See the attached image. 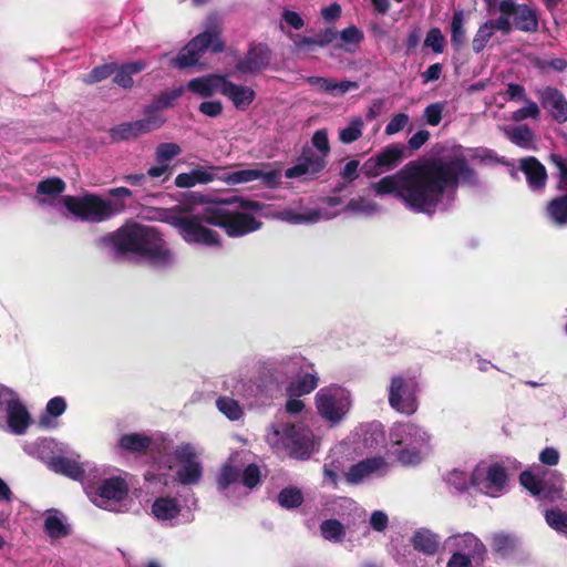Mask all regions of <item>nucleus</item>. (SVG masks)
<instances>
[{
	"label": "nucleus",
	"mask_w": 567,
	"mask_h": 567,
	"mask_svg": "<svg viewBox=\"0 0 567 567\" xmlns=\"http://www.w3.org/2000/svg\"><path fill=\"white\" fill-rule=\"evenodd\" d=\"M101 249L113 255L134 254L156 268H168L176 256L162 235L151 226L130 223L97 240Z\"/></svg>",
	"instance_id": "7ed1b4c3"
},
{
	"label": "nucleus",
	"mask_w": 567,
	"mask_h": 567,
	"mask_svg": "<svg viewBox=\"0 0 567 567\" xmlns=\"http://www.w3.org/2000/svg\"><path fill=\"white\" fill-rule=\"evenodd\" d=\"M520 167L530 187L540 188L545 185L547 178L546 169L536 158L529 157L523 159Z\"/></svg>",
	"instance_id": "2f4dec72"
},
{
	"label": "nucleus",
	"mask_w": 567,
	"mask_h": 567,
	"mask_svg": "<svg viewBox=\"0 0 567 567\" xmlns=\"http://www.w3.org/2000/svg\"><path fill=\"white\" fill-rule=\"evenodd\" d=\"M545 519L549 527L556 532L567 534V513L560 509H547Z\"/></svg>",
	"instance_id": "de8ad7c7"
},
{
	"label": "nucleus",
	"mask_w": 567,
	"mask_h": 567,
	"mask_svg": "<svg viewBox=\"0 0 567 567\" xmlns=\"http://www.w3.org/2000/svg\"><path fill=\"white\" fill-rule=\"evenodd\" d=\"M346 210L362 215H373L380 210L379 205L367 197L352 198L346 206Z\"/></svg>",
	"instance_id": "79ce46f5"
},
{
	"label": "nucleus",
	"mask_w": 567,
	"mask_h": 567,
	"mask_svg": "<svg viewBox=\"0 0 567 567\" xmlns=\"http://www.w3.org/2000/svg\"><path fill=\"white\" fill-rule=\"evenodd\" d=\"M260 481V470L257 465H248L243 474V483L248 488L255 487Z\"/></svg>",
	"instance_id": "052dcab7"
},
{
	"label": "nucleus",
	"mask_w": 567,
	"mask_h": 567,
	"mask_svg": "<svg viewBox=\"0 0 567 567\" xmlns=\"http://www.w3.org/2000/svg\"><path fill=\"white\" fill-rule=\"evenodd\" d=\"M302 499L301 491L295 487L282 489L278 496L279 504L286 508L299 506L302 503Z\"/></svg>",
	"instance_id": "09e8293b"
},
{
	"label": "nucleus",
	"mask_w": 567,
	"mask_h": 567,
	"mask_svg": "<svg viewBox=\"0 0 567 567\" xmlns=\"http://www.w3.org/2000/svg\"><path fill=\"white\" fill-rule=\"evenodd\" d=\"M49 466L55 473L63 474L73 480L81 478L84 472L81 464H79L76 461L65 457H53L50 461Z\"/></svg>",
	"instance_id": "72a5a7b5"
},
{
	"label": "nucleus",
	"mask_w": 567,
	"mask_h": 567,
	"mask_svg": "<svg viewBox=\"0 0 567 567\" xmlns=\"http://www.w3.org/2000/svg\"><path fill=\"white\" fill-rule=\"evenodd\" d=\"M199 112L209 117H217L223 113L224 105L218 100L204 101L199 104Z\"/></svg>",
	"instance_id": "4d7b16f0"
},
{
	"label": "nucleus",
	"mask_w": 567,
	"mask_h": 567,
	"mask_svg": "<svg viewBox=\"0 0 567 567\" xmlns=\"http://www.w3.org/2000/svg\"><path fill=\"white\" fill-rule=\"evenodd\" d=\"M182 154V147L172 142L161 143L155 148L156 163L168 164Z\"/></svg>",
	"instance_id": "c03bdc74"
},
{
	"label": "nucleus",
	"mask_w": 567,
	"mask_h": 567,
	"mask_svg": "<svg viewBox=\"0 0 567 567\" xmlns=\"http://www.w3.org/2000/svg\"><path fill=\"white\" fill-rule=\"evenodd\" d=\"M417 383L411 378L395 375L388 388L390 406L399 413L411 415L417 410Z\"/></svg>",
	"instance_id": "4468645a"
},
{
	"label": "nucleus",
	"mask_w": 567,
	"mask_h": 567,
	"mask_svg": "<svg viewBox=\"0 0 567 567\" xmlns=\"http://www.w3.org/2000/svg\"><path fill=\"white\" fill-rule=\"evenodd\" d=\"M410 122V117L405 113L395 114L386 124L384 133L386 135H394L401 132Z\"/></svg>",
	"instance_id": "5fc2aeb1"
},
{
	"label": "nucleus",
	"mask_w": 567,
	"mask_h": 567,
	"mask_svg": "<svg viewBox=\"0 0 567 567\" xmlns=\"http://www.w3.org/2000/svg\"><path fill=\"white\" fill-rule=\"evenodd\" d=\"M364 122L357 116L349 121V124L339 131V140L343 144H350L358 141L362 136Z\"/></svg>",
	"instance_id": "ea45409f"
},
{
	"label": "nucleus",
	"mask_w": 567,
	"mask_h": 567,
	"mask_svg": "<svg viewBox=\"0 0 567 567\" xmlns=\"http://www.w3.org/2000/svg\"><path fill=\"white\" fill-rule=\"evenodd\" d=\"M226 76L221 74L197 76L188 81L186 90L200 97H209L217 92L221 94Z\"/></svg>",
	"instance_id": "a878e982"
},
{
	"label": "nucleus",
	"mask_w": 567,
	"mask_h": 567,
	"mask_svg": "<svg viewBox=\"0 0 567 567\" xmlns=\"http://www.w3.org/2000/svg\"><path fill=\"white\" fill-rule=\"evenodd\" d=\"M446 481L458 491H464L470 486H473L471 482V474L461 470L451 471L446 476Z\"/></svg>",
	"instance_id": "8fccbe9b"
},
{
	"label": "nucleus",
	"mask_w": 567,
	"mask_h": 567,
	"mask_svg": "<svg viewBox=\"0 0 567 567\" xmlns=\"http://www.w3.org/2000/svg\"><path fill=\"white\" fill-rule=\"evenodd\" d=\"M151 439L145 434L130 433L118 441V447L126 452L141 453L148 449Z\"/></svg>",
	"instance_id": "c9c22d12"
},
{
	"label": "nucleus",
	"mask_w": 567,
	"mask_h": 567,
	"mask_svg": "<svg viewBox=\"0 0 567 567\" xmlns=\"http://www.w3.org/2000/svg\"><path fill=\"white\" fill-rule=\"evenodd\" d=\"M496 31H501L504 34H508L512 31V22L508 17H498L483 23L473 38V51L476 53L482 52Z\"/></svg>",
	"instance_id": "b1692460"
},
{
	"label": "nucleus",
	"mask_w": 567,
	"mask_h": 567,
	"mask_svg": "<svg viewBox=\"0 0 567 567\" xmlns=\"http://www.w3.org/2000/svg\"><path fill=\"white\" fill-rule=\"evenodd\" d=\"M430 434L411 422L395 423L390 430L391 447H395L398 461L403 465L421 462L430 451Z\"/></svg>",
	"instance_id": "20e7f679"
},
{
	"label": "nucleus",
	"mask_w": 567,
	"mask_h": 567,
	"mask_svg": "<svg viewBox=\"0 0 567 567\" xmlns=\"http://www.w3.org/2000/svg\"><path fill=\"white\" fill-rule=\"evenodd\" d=\"M471 482L473 487L485 495L497 497L505 491L507 473L497 462L482 461L472 471Z\"/></svg>",
	"instance_id": "ddd939ff"
},
{
	"label": "nucleus",
	"mask_w": 567,
	"mask_h": 567,
	"mask_svg": "<svg viewBox=\"0 0 567 567\" xmlns=\"http://www.w3.org/2000/svg\"><path fill=\"white\" fill-rule=\"evenodd\" d=\"M543 106L549 111L551 116L559 123L567 121V101L560 92L547 87L540 93Z\"/></svg>",
	"instance_id": "cd10ccee"
},
{
	"label": "nucleus",
	"mask_w": 567,
	"mask_h": 567,
	"mask_svg": "<svg viewBox=\"0 0 567 567\" xmlns=\"http://www.w3.org/2000/svg\"><path fill=\"white\" fill-rule=\"evenodd\" d=\"M66 409L65 400L61 396L51 399L45 408V414L41 416L39 424L41 427L51 429L55 426L52 417H58L64 413Z\"/></svg>",
	"instance_id": "e433bc0d"
},
{
	"label": "nucleus",
	"mask_w": 567,
	"mask_h": 567,
	"mask_svg": "<svg viewBox=\"0 0 567 567\" xmlns=\"http://www.w3.org/2000/svg\"><path fill=\"white\" fill-rule=\"evenodd\" d=\"M202 450L189 443L178 445L173 453L178 464L176 480L183 485H193L199 482L203 466L198 460Z\"/></svg>",
	"instance_id": "f3484780"
},
{
	"label": "nucleus",
	"mask_w": 567,
	"mask_h": 567,
	"mask_svg": "<svg viewBox=\"0 0 567 567\" xmlns=\"http://www.w3.org/2000/svg\"><path fill=\"white\" fill-rule=\"evenodd\" d=\"M443 548L451 555L446 567H472L482 565L486 557V547L472 533H457L443 542Z\"/></svg>",
	"instance_id": "1a4fd4ad"
},
{
	"label": "nucleus",
	"mask_w": 567,
	"mask_h": 567,
	"mask_svg": "<svg viewBox=\"0 0 567 567\" xmlns=\"http://www.w3.org/2000/svg\"><path fill=\"white\" fill-rule=\"evenodd\" d=\"M404 151L405 147L400 144L386 146L379 154L364 162L362 166L363 174L371 178L393 169L402 162Z\"/></svg>",
	"instance_id": "6ab92c4d"
},
{
	"label": "nucleus",
	"mask_w": 567,
	"mask_h": 567,
	"mask_svg": "<svg viewBox=\"0 0 567 567\" xmlns=\"http://www.w3.org/2000/svg\"><path fill=\"white\" fill-rule=\"evenodd\" d=\"M261 209L260 203L241 198L212 202L203 196H192L189 200L163 212L161 219L176 228L187 244L218 247L219 235L204 224L223 228L229 237H241L261 227L256 218Z\"/></svg>",
	"instance_id": "f03ea898"
},
{
	"label": "nucleus",
	"mask_w": 567,
	"mask_h": 567,
	"mask_svg": "<svg viewBox=\"0 0 567 567\" xmlns=\"http://www.w3.org/2000/svg\"><path fill=\"white\" fill-rule=\"evenodd\" d=\"M410 543L415 550L433 556L439 551L441 538L429 528H419L412 534Z\"/></svg>",
	"instance_id": "c85d7f7f"
},
{
	"label": "nucleus",
	"mask_w": 567,
	"mask_h": 567,
	"mask_svg": "<svg viewBox=\"0 0 567 567\" xmlns=\"http://www.w3.org/2000/svg\"><path fill=\"white\" fill-rule=\"evenodd\" d=\"M221 94L239 111H246L256 97L254 89L247 85L236 84L229 81L228 76H226Z\"/></svg>",
	"instance_id": "bb28decb"
},
{
	"label": "nucleus",
	"mask_w": 567,
	"mask_h": 567,
	"mask_svg": "<svg viewBox=\"0 0 567 567\" xmlns=\"http://www.w3.org/2000/svg\"><path fill=\"white\" fill-rule=\"evenodd\" d=\"M306 81L318 92L332 94L333 80L322 76H308Z\"/></svg>",
	"instance_id": "680f3d73"
},
{
	"label": "nucleus",
	"mask_w": 567,
	"mask_h": 567,
	"mask_svg": "<svg viewBox=\"0 0 567 567\" xmlns=\"http://www.w3.org/2000/svg\"><path fill=\"white\" fill-rule=\"evenodd\" d=\"M458 182L468 185L476 182L460 150L451 158L409 164L396 174L372 183L371 189L378 196L394 195L409 209L431 215L453 203Z\"/></svg>",
	"instance_id": "f257e3e1"
},
{
	"label": "nucleus",
	"mask_w": 567,
	"mask_h": 567,
	"mask_svg": "<svg viewBox=\"0 0 567 567\" xmlns=\"http://www.w3.org/2000/svg\"><path fill=\"white\" fill-rule=\"evenodd\" d=\"M111 73L112 70L109 65L97 66L93 69L91 73L83 79V81L87 84H92L109 78Z\"/></svg>",
	"instance_id": "774afa93"
},
{
	"label": "nucleus",
	"mask_w": 567,
	"mask_h": 567,
	"mask_svg": "<svg viewBox=\"0 0 567 567\" xmlns=\"http://www.w3.org/2000/svg\"><path fill=\"white\" fill-rule=\"evenodd\" d=\"M172 172L168 164L156 163L147 169L146 176L153 179L166 181L171 176Z\"/></svg>",
	"instance_id": "338daca9"
},
{
	"label": "nucleus",
	"mask_w": 567,
	"mask_h": 567,
	"mask_svg": "<svg viewBox=\"0 0 567 567\" xmlns=\"http://www.w3.org/2000/svg\"><path fill=\"white\" fill-rule=\"evenodd\" d=\"M311 143L312 146L319 151V154H315L309 147L303 148L297 163L286 171L285 175L287 178L315 175L323 169L326 166V157L330 152L327 131H316L312 135Z\"/></svg>",
	"instance_id": "9b49d317"
},
{
	"label": "nucleus",
	"mask_w": 567,
	"mask_h": 567,
	"mask_svg": "<svg viewBox=\"0 0 567 567\" xmlns=\"http://www.w3.org/2000/svg\"><path fill=\"white\" fill-rule=\"evenodd\" d=\"M339 214L337 210H328L326 208H310L302 205L289 206L279 209L272 214V217L282 221L299 225L312 224L322 219H331Z\"/></svg>",
	"instance_id": "aec40b11"
},
{
	"label": "nucleus",
	"mask_w": 567,
	"mask_h": 567,
	"mask_svg": "<svg viewBox=\"0 0 567 567\" xmlns=\"http://www.w3.org/2000/svg\"><path fill=\"white\" fill-rule=\"evenodd\" d=\"M505 133L513 143L520 147L529 148L533 144V133L526 126L506 128Z\"/></svg>",
	"instance_id": "49530a36"
},
{
	"label": "nucleus",
	"mask_w": 567,
	"mask_h": 567,
	"mask_svg": "<svg viewBox=\"0 0 567 567\" xmlns=\"http://www.w3.org/2000/svg\"><path fill=\"white\" fill-rule=\"evenodd\" d=\"M519 482L532 495L540 501L567 503L565 477L558 471L533 466L520 474Z\"/></svg>",
	"instance_id": "0eeeda50"
},
{
	"label": "nucleus",
	"mask_w": 567,
	"mask_h": 567,
	"mask_svg": "<svg viewBox=\"0 0 567 567\" xmlns=\"http://www.w3.org/2000/svg\"><path fill=\"white\" fill-rule=\"evenodd\" d=\"M267 442L276 450H285L292 457L308 458L317 446L312 432L305 426L272 424L267 433Z\"/></svg>",
	"instance_id": "423d86ee"
},
{
	"label": "nucleus",
	"mask_w": 567,
	"mask_h": 567,
	"mask_svg": "<svg viewBox=\"0 0 567 567\" xmlns=\"http://www.w3.org/2000/svg\"><path fill=\"white\" fill-rule=\"evenodd\" d=\"M214 179V174L205 168H196L188 173L178 174L175 184L178 187L189 188L197 184H206Z\"/></svg>",
	"instance_id": "473e14b6"
},
{
	"label": "nucleus",
	"mask_w": 567,
	"mask_h": 567,
	"mask_svg": "<svg viewBox=\"0 0 567 567\" xmlns=\"http://www.w3.org/2000/svg\"><path fill=\"white\" fill-rule=\"evenodd\" d=\"M559 460L560 454L555 447L547 446L539 453V462L546 466H556Z\"/></svg>",
	"instance_id": "0e129e2a"
},
{
	"label": "nucleus",
	"mask_w": 567,
	"mask_h": 567,
	"mask_svg": "<svg viewBox=\"0 0 567 567\" xmlns=\"http://www.w3.org/2000/svg\"><path fill=\"white\" fill-rule=\"evenodd\" d=\"M291 39L293 41L295 49L299 52L310 51L318 47V40L312 37L295 34Z\"/></svg>",
	"instance_id": "bf43d9fd"
},
{
	"label": "nucleus",
	"mask_w": 567,
	"mask_h": 567,
	"mask_svg": "<svg viewBox=\"0 0 567 567\" xmlns=\"http://www.w3.org/2000/svg\"><path fill=\"white\" fill-rule=\"evenodd\" d=\"M279 370L292 378L287 388L289 396L308 394L318 385L319 378L312 363L301 355L284 358L279 362Z\"/></svg>",
	"instance_id": "9d476101"
},
{
	"label": "nucleus",
	"mask_w": 567,
	"mask_h": 567,
	"mask_svg": "<svg viewBox=\"0 0 567 567\" xmlns=\"http://www.w3.org/2000/svg\"><path fill=\"white\" fill-rule=\"evenodd\" d=\"M65 189V183L58 177L41 181L37 187L35 200L39 205H53L63 207L61 194Z\"/></svg>",
	"instance_id": "393cba45"
},
{
	"label": "nucleus",
	"mask_w": 567,
	"mask_h": 567,
	"mask_svg": "<svg viewBox=\"0 0 567 567\" xmlns=\"http://www.w3.org/2000/svg\"><path fill=\"white\" fill-rule=\"evenodd\" d=\"M316 406L318 413L326 421L339 423L351 408L350 393L341 386H327L320 389L316 394Z\"/></svg>",
	"instance_id": "f8f14e48"
},
{
	"label": "nucleus",
	"mask_w": 567,
	"mask_h": 567,
	"mask_svg": "<svg viewBox=\"0 0 567 567\" xmlns=\"http://www.w3.org/2000/svg\"><path fill=\"white\" fill-rule=\"evenodd\" d=\"M548 214L550 218L558 225L567 223V194L553 199L548 205Z\"/></svg>",
	"instance_id": "a18cd8bd"
},
{
	"label": "nucleus",
	"mask_w": 567,
	"mask_h": 567,
	"mask_svg": "<svg viewBox=\"0 0 567 567\" xmlns=\"http://www.w3.org/2000/svg\"><path fill=\"white\" fill-rule=\"evenodd\" d=\"M525 103L526 105L524 107L513 112L511 117L513 121L520 122L526 118H537L539 116L540 111L535 102L528 100Z\"/></svg>",
	"instance_id": "603ef678"
},
{
	"label": "nucleus",
	"mask_w": 567,
	"mask_h": 567,
	"mask_svg": "<svg viewBox=\"0 0 567 567\" xmlns=\"http://www.w3.org/2000/svg\"><path fill=\"white\" fill-rule=\"evenodd\" d=\"M389 468L388 462L382 457H371L352 465L346 473L349 484H361L374 475H382Z\"/></svg>",
	"instance_id": "4be33fe9"
},
{
	"label": "nucleus",
	"mask_w": 567,
	"mask_h": 567,
	"mask_svg": "<svg viewBox=\"0 0 567 567\" xmlns=\"http://www.w3.org/2000/svg\"><path fill=\"white\" fill-rule=\"evenodd\" d=\"M339 43L337 49H341L347 53H354L364 40V33L357 25L351 24L339 32Z\"/></svg>",
	"instance_id": "7c9ffc66"
},
{
	"label": "nucleus",
	"mask_w": 567,
	"mask_h": 567,
	"mask_svg": "<svg viewBox=\"0 0 567 567\" xmlns=\"http://www.w3.org/2000/svg\"><path fill=\"white\" fill-rule=\"evenodd\" d=\"M271 60V51L266 44L250 47L247 54L238 61L236 72L239 74H255L265 70Z\"/></svg>",
	"instance_id": "5701e85b"
},
{
	"label": "nucleus",
	"mask_w": 567,
	"mask_h": 567,
	"mask_svg": "<svg viewBox=\"0 0 567 567\" xmlns=\"http://www.w3.org/2000/svg\"><path fill=\"white\" fill-rule=\"evenodd\" d=\"M282 21L295 30H300L305 27L302 17L292 10H284L281 13Z\"/></svg>",
	"instance_id": "69168bd1"
},
{
	"label": "nucleus",
	"mask_w": 567,
	"mask_h": 567,
	"mask_svg": "<svg viewBox=\"0 0 567 567\" xmlns=\"http://www.w3.org/2000/svg\"><path fill=\"white\" fill-rule=\"evenodd\" d=\"M62 203L64 209L74 218L90 223L105 221L125 208L120 199H104L93 193L64 196Z\"/></svg>",
	"instance_id": "39448f33"
},
{
	"label": "nucleus",
	"mask_w": 567,
	"mask_h": 567,
	"mask_svg": "<svg viewBox=\"0 0 567 567\" xmlns=\"http://www.w3.org/2000/svg\"><path fill=\"white\" fill-rule=\"evenodd\" d=\"M321 18L328 22H336L341 18L342 9L338 2H332L320 10Z\"/></svg>",
	"instance_id": "e2e57ef3"
},
{
	"label": "nucleus",
	"mask_w": 567,
	"mask_h": 567,
	"mask_svg": "<svg viewBox=\"0 0 567 567\" xmlns=\"http://www.w3.org/2000/svg\"><path fill=\"white\" fill-rule=\"evenodd\" d=\"M220 33V23L216 18H210L206 29L190 40L175 58H172L169 64L177 69H186L198 65L199 58L207 50L221 52L224 50V42Z\"/></svg>",
	"instance_id": "6e6552de"
},
{
	"label": "nucleus",
	"mask_w": 567,
	"mask_h": 567,
	"mask_svg": "<svg viewBox=\"0 0 567 567\" xmlns=\"http://www.w3.org/2000/svg\"><path fill=\"white\" fill-rule=\"evenodd\" d=\"M551 162L558 169L559 173V184L558 187L560 189H567V159H565L560 155L553 154L550 156Z\"/></svg>",
	"instance_id": "13d9d810"
},
{
	"label": "nucleus",
	"mask_w": 567,
	"mask_h": 567,
	"mask_svg": "<svg viewBox=\"0 0 567 567\" xmlns=\"http://www.w3.org/2000/svg\"><path fill=\"white\" fill-rule=\"evenodd\" d=\"M280 171L271 169L269 164H258L255 167L227 173L223 181L230 186L261 181L268 187L280 183Z\"/></svg>",
	"instance_id": "a211bd4d"
},
{
	"label": "nucleus",
	"mask_w": 567,
	"mask_h": 567,
	"mask_svg": "<svg viewBox=\"0 0 567 567\" xmlns=\"http://www.w3.org/2000/svg\"><path fill=\"white\" fill-rule=\"evenodd\" d=\"M216 406L220 413H223L226 417H228L231 421L239 420L244 411L239 403L228 396H221L216 401Z\"/></svg>",
	"instance_id": "37998d69"
},
{
	"label": "nucleus",
	"mask_w": 567,
	"mask_h": 567,
	"mask_svg": "<svg viewBox=\"0 0 567 567\" xmlns=\"http://www.w3.org/2000/svg\"><path fill=\"white\" fill-rule=\"evenodd\" d=\"M165 118L159 114L150 115L143 120L123 123L112 130V137L115 141L135 138L142 134L148 133L161 127Z\"/></svg>",
	"instance_id": "412c9836"
},
{
	"label": "nucleus",
	"mask_w": 567,
	"mask_h": 567,
	"mask_svg": "<svg viewBox=\"0 0 567 567\" xmlns=\"http://www.w3.org/2000/svg\"><path fill=\"white\" fill-rule=\"evenodd\" d=\"M464 12L462 10L456 11L453 14L452 23H451V42L452 45L460 50L466 40V31L464 29Z\"/></svg>",
	"instance_id": "58836bf2"
},
{
	"label": "nucleus",
	"mask_w": 567,
	"mask_h": 567,
	"mask_svg": "<svg viewBox=\"0 0 567 567\" xmlns=\"http://www.w3.org/2000/svg\"><path fill=\"white\" fill-rule=\"evenodd\" d=\"M152 513L161 522H173L181 513V505L176 498L158 497L153 503Z\"/></svg>",
	"instance_id": "c756f323"
},
{
	"label": "nucleus",
	"mask_w": 567,
	"mask_h": 567,
	"mask_svg": "<svg viewBox=\"0 0 567 567\" xmlns=\"http://www.w3.org/2000/svg\"><path fill=\"white\" fill-rule=\"evenodd\" d=\"M514 24L522 31H535L538 24L535 11L526 4H519L514 13Z\"/></svg>",
	"instance_id": "f704fd0d"
},
{
	"label": "nucleus",
	"mask_w": 567,
	"mask_h": 567,
	"mask_svg": "<svg viewBox=\"0 0 567 567\" xmlns=\"http://www.w3.org/2000/svg\"><path fill=\"white\" fill-rule=\"evenodd\" d=\"M239 471L230 464H225L218 475V486L220 489H226L231 483L238 478Z\"/></svg>",
	"instance_id": "864d4df0"
},
{
	"label": "nucleus",
	"mask_w": 567,
	"mask_h": 567,
	"mask_svg": "<svg viewBox=\"0 0 567 567\" xmlns=\"http://www.w3.org/2000/svg\"><path fill=\"white\" fill-rule=\"evenodd\" d=\"M320 532L324 539L333 543H341L346 536V527L337 519L322 522Z\"/></svg>",
	"instance_id": "a19ab883"
},
{
	"label": "nucleus",
	"mask_w": 567,
	"mask_h": 567,
	"mask_svg": "<svg viewBox=\"0 0 567 567\" xmlns=\"http://www.w3.org/2000/svg\"><path fill=\"white\" fill-rule=\"evenodd\" d=\"M44 529L51 538H61L70 533L69 526L56 513H49L47 515L44 519Z\"/></svg>",
	"instance_id": "4c0bfd02"
},
{
	"label": "nucleus",
	"mask_w": 567,
	"mask_h": 567,
	"mask_svg": "<svg viewBox=\"0 0 567 567\" xmlns=\"http://www.w3.org/2000/svg\"><path fill=\"white\" fill-rule=\"evenodd\" d=\"M445 39L441 30L437 28L431 29L424 40V45L431 48L435 53H442L444 50Z\"/></svg>",
	"instance_id": "3c124183"
},
{
	"label": "nucleus",
	"mask_w": 567,
	"mask_h": 567,
	"mask_svg": "<svg viewBox=\"0 0 567 567\" xmlns=\"http://www.w3.org/2000/svg\"><path fill=\"white\" fill-rule=\"evenodd\" d=\"M4 415L10 432L23 434L30 425V414L19 395L0 384V415Z\"/></svg>",
	"instance_id": "2eb2a0df"
},
{
	"label": "nucleus",
	"mask_w": 567,
	"mask_h": 567,
	"mask_svg": "<svg viewBox=\"0 0 567 567\" xmlns=\"http://www.w3.org/2000/svg\"><path fill=\"white\" fill-rule=\"evenodd\" d=\"M443 111V103H432L427 105L424 110V117L426 120V123L432 126L439 125L442 120Z\"/></svg>",
	"instance_id": "6e6d98bb"
},
{
	"label": "nucleus",
	"mask_w": 567,
	"mask_h": 567,
	"mask_svg": "<svg viewBox=\"0 0 567 567\" xmlns=\"http://www.w3.org/2000/svg\"><path fill=\"white\" fill-rule=\"evenodd\" d=\"M86 494L96 506L116 511L128 494V485L124 478L114 476L103 480L97 486L87 487Z\"/></svg>",
	"instance_id": "dca6fc26"
}]
</instances>
